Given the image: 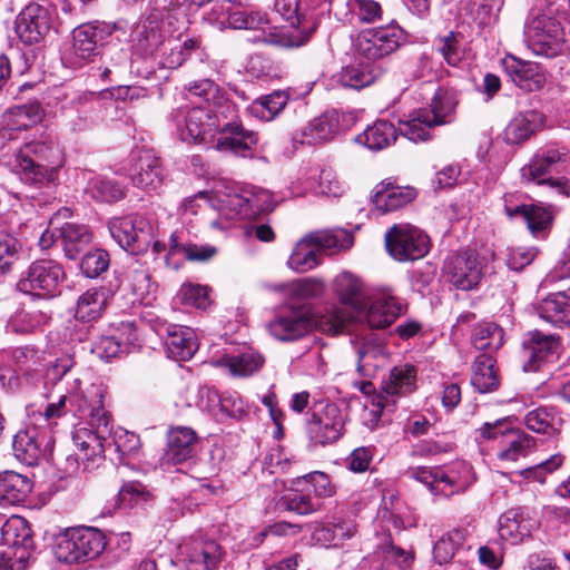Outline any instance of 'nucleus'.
Segmentation results:
<instances>
[{"label":"nucleus","instance_id":"1","mask_svg":"<svg viewBox=\"0 0 570 570\" xmlns=\"http://www.w3.org/2000/svg\"><path fill=\"white\" fill-rule=\"evenodd\" d=\"M88 406L72 432L73 444L79 450V459L95 461L104 455L102 441L111 434V417L104 406L105 392L101 385H88Z\"/></svg>","mask_w":570,"mask_h":570},{"label":"nucleus","instance_id":"2","mask_svg":"<svg viewBox=\"0 0 570 570\" xmlns=\"http://www.w3.org/2000/svg\"><path fill=\"white\" fill-rule=\"evenodd\" d=\"M538 1L541 9L525 23V41L534 55L553 58L560 55L564 47V32L559 19L570 14V0Z\"/></svg>","mask_w":570,"mask_h":570},{"label":"nucleus","instance_id":"3","mask_svg":"<svg viewBox=\"0 0 570 570\" xmlns=\"http://www.w3.org/2000/svg\"><path fill=\"white\" fill-rule=\"evenodd\" d=\"M401 30L394 26L358 30V89L372 85L382 72L379 61L400 46Z\"/></svg>","mask_w":570,"mask_h":570},{"label":"nucleus","instance_id":"4","mask_svg":"<svg viewBox=\"0 0 570 570\" xmlns=\"http://www.w3.org/2000/svg\"><path fill=\"white\" fill-rule=\"evenodd\" d=\"M570 161L569 151L559 145L548 146L538 150L529 165L521 169L522 179L528 184L548 186L559 195H570V181L552 178V174L561 173Z\"/></svg>","mask_w":570,"mask_h":570},{"label":"nucleus","instance_id":"5","mask_svg":"<svg viewBox=\"0 0 570 570\" xmlns=\"http://www.w3.org/2000/svg\"><path fill=\"white\" fill-rule=\"evenodd\" d=\"M106 548L105 534L89 527L70 528L56 537L53 553L63 563H79L97 558Z\"/></svg>","mask_w":570,"mask_h":570},{"label":"nucleus","instance_id":"6","mask_svg":"<svg viewBox=\"0 0 570 570\" xmlns=\"http://www.w3.org/2000/svg\"><path fill=\"white\" fill-rule=\"evenodd\" d=\"M406 473L423 483L435 495L450 497L464 492L475 481L473 469L465 461L455 462L446 471L416 466L410 468Z\"/></svg>","mask_w":570,"mask_h":570},{"label":"nucleus","instance_id":"7","mask_svg":"<svg viewBox=\"0 0 570 570\" xmlns=\"http://www.w3.org/2000/svg\"><path fill=\"white\" fill-rule=\"evenodd\" d=\"M180 139L210 149L216 141L219 124L213 111L204 107H179L170 112Z\"/></svg>","mask_w":570,"mask_h":570},{"label":"nucleus","instance_id":"8","mask_svg":"<svg viewBox=\"0 0 570 570\" xmlns=\"http://www.w3.org/2000/svg\"><path fill=\"white\" fill-rule=\"evenodd\" d=\"M332 288L345 311L335 309L323 315L318 324L324 332L333 335L352 333L356 313V277L350 272H343L333 279Z\"/></svg>","mask_w":570,"mask_h":570},{"label":"nucleus","instance_id":"9","mask_svg":"<svg viewBox=\"0 0 570 570\" xmlns=\"http://www.w3.org/2000/svg\"><path fill=\"white\" fill-rule=\"evenodd\" d=\"M387 254L396 262H411L423 258L430 250L429 236L410 223L391 226L384 235Z\"/></svg>","mask_w":570,"mask_h":570},{"label":"nucleus","instance_id":"10","mask_svg":"<svg viewBox=\"0 0 570 570\" xmlns=\"http://www.w3.org/2000/svg\"><path fill=\"white\" fill-rule=\"evenodd\" d=\"M65 276V271L58 262L45 258L37 259L20 274L16 287L23 294L52 297L59 292Z\"/></svg>","mask_w":570,"mask_h":570},{"label":"nucleus","instance_id":"11","mask_svg":"<svg viewBox=\"0 0 570 570\" xmlns=\"http://www.w3.org/2000/svg\"><path fill=\"white\" fill-rule=\"evenodd\" d=\"M406 305L393 294L391 288H382L362 299L358 297V322L371 328L390 327L402 314Z\"/></svg>","mask_w":570,"mask_h":570},{"label":"nucleus","instance_id":"12","mask_svg":"<svg viewBox=\"0 0 570 570\" xmlns=\"http://www.w3.org/2000/svg\"><path fill=\"white\" fill-rule=\"evenodd\" d=\"M55 154H57V148L53 144L33 141L14 155L10 166L26 184H43L53 180L56 170L53 167L48 168L35 163L31 156L50 161Z\"/></svg>","mask_w":570,"mask_h":570},{"label":"nucleus","instance_id":"13","mask_svg":"<svg viewBox=\"0 0 570 570\" xmlns=\"http://www.w3.org/2000/svg\"><path fill=\"white\" fill-rule=\"evenodd\" d=\"M108 227L119 246L131 254L145 252L154 239L150 220L140 215L114 218Z\"/></svg>","mask_w":570,"mask_h":570},{"label":"nucleus","instance_id":"14","mask_svg":"<svg viewBox=\"0 0 570 570\" xmlns=\"http://www.w3.org/2000/svg\"><path fill=\"white\" fill-rule=\"evenodd\" d=\"M224 556L216 540L195 534L179 544L177 559L186 570H216Z\"/></svg>","mask_w":570,"mask_h":570},{"label":"nucleus","instance_id":"15","mask_svg":"<svg viewBox=\"0 0 570 570\" xmlns=\"http://www.w3.org/2000/svg\"><path fill=\"white\" fill-rule=\"evenodd\" d=\"M52 28L51 10L39 0L26 6L16 19V32L26 45L40 43Z\"/></svg>","mask_w":570,"mask_h":570},{"label":"nucleus","instance_id":"16","mask_svg":"<svg viewBox=\"0 0 570 570\" xmlns=\"http://www.w3.org/2000/svg\"><path fill=\"white\" fill-rule=\"evenodd\" d=\"M53 439L47 431L36 426L19 431L12 443L14 456L27 465H36L42 460H49L52 453Z\"/></svg>","mask_w":570,"mask_h":570},{"label":"nucleus","instance_id":"17","mask_svg":"<svg viewBox=\"0 0 570 570\" xmlns=\"http://www.w3.org/2000/svg\"><path fill=\"white\" fill-rule=\"evenodd\" d=\"M540 528V521L524 507L511 508L503 512L498 521V533L502 541L512 546L532 538Z\"/></svg>","mask_w":570,"mask_h":570},{"label":"nucleus","instance_id":"18","mask_svg":"<svg viewBox=\"0 0 570 570\" xmlns=\"http://www.w3.org/2000/svg\"><path fill=\"white\" fill-rule=\"evenodd\" d=\"M443 276L459 289H472L482 276V268L475 253L466 250L449 255L443 265Z\"/></svg>","mask_w":570,"mask_h":570},{"label":"nucleus","instance_id":"19","mask_svg":"<svg viewBox=\"0 0 570 570\" xmlns=\"http://www.w3.org/2000/svg\"><path fill=\"white\" fill-rule=\"evenodd\" d=\"M112 33L106 22L81 23L72 30V55L75 63L82 65L96 56L98 46Z\"/></svg>","mask_w":570,"mask_h":570},{"label":"nucleus","instance_id":"20","mask_svg":"<svg viewBox=\"0 0 570 570\" xmlns=\"http://www.w3.org/2000/svg\"><path fill=\"white\" fill-rule=\"evenodd\" d=\"M560 342L554 335H547L539 331L530 332L523 341V352L527 361L523 364L525 372H537L544 364L558 360Z\"/></svg>","mask_w":570,"mask_h":570},{"label":"nucleus","instance_id":"21","mask_svg":"<svg viewBox=\"0 0 570 570\" xmlns=\"http://www.w3.org/2000/svg\"><path fill=\"white\" fill-rule=\"evenodd\" d=\"M233 20V29H247L258 32L255 41L278 46L291 45L286 38L285 28L273 26L263 12L235 10Z\"/></svg>","mask_w":570,"mask_h":570},{"label":"nucleus","instance_id":"22","mask_svg":"<svg viewBox=\"0 0 570 570\" xmlns=\"http://www.w3.org/2000/svg\"><path fill=\"white\" fill-rule=\"evenodd\" d=\"M312 328L311 318L299 308L289 305L279 311L268 323L269 333L278 341L291 342L305 336Z\"/></svg>","mask_w":570,"mask_h":570},{"label":"nucleus","instance_id":"23","mask_svg":"<svg viewBox=\"0 0 570 570\" xmlns=\"http://www.w3.org/2000/svg\"><path fill=\"white\" fill-rule=\"evenodd\" d=\"M292 194L303 196L307 191L338 197L344 193V186L330 170H320L318 167H309L302 173L296 181H292Z\"/></svg>","mask_w":570,"mask_h":570},{"label":"nucleus","instance_id":"24","mask_svg":"<svg viewBox=\"0 0 570 570\" xmlns=\"http://www.w3.org/2000/svg\"><path fill=\"white\" fill-rule=\"evenodd\" d=\"M88 399V385L83 387L81 380L73 377L71 382H67L66 391L59 401L49 404L40 416L46 422L60 417L66 412L72 413L75 417L83 416Z\"/></svg>","mask_w":570,"mask_h":570},{"label":"nucleus","instance_id":"25","mask_svg":"<svg viewBox=\"0 0 570 570\" xmlns=\"http://www.w3.org/2000/svg\"><path fill=\"white\" fill-rule=\"evenodd\" d=\"M132 185L145 191H157L164 184L160 159L150 151H141L129 169Z\"/></svg>","mask_w":570,"mask_h":570},{"label":"nucleus","instance_id":"26","mask_svg":"<svg viewBox=\"0 0 570 570\" xmlns=\"http://www.w3.org/2000/svg\"><path fill=\"white\" fill-rule=\"evenodd\" d=\"M272 291L282 294L288 305L301 307L305 302L322 298L326 292L324 279L315 276L294 279L287 283L273 285Z\"/></svg>","mask_w":570,"mask_h":570},{"label":"nucleus","instance_id":"27","mask_svg":"<svg viewBox=\"0 0 570 570\" xmlns=\"http://www.w3.org/2000/svg\"><path fill=\"white\" fill-rule=\"evenodd\" d=\"M415 196L412 187L396 186L391 179H384L374 186L370 199L377 212L386 214L406 206Z\"/></svg>","mask_w":570,"mask_h":570},{"label":"nucleus","instance_id":"28","mask_svg":"<svg viewBox=\"0 0 570 570\" xmlns=\"http://www.w3.org/2000/svg\"><path fill=\"white\" fill-rule=\"evenodd\" d=\"M198 443L196 432L188 426H174L167 433V449L161 458L163 465H175L195 454Z\"/></svg>","mask_w":570,"mask_h":570},{"label":"nucleus","instance_id":"29","mask_svg":"<svg viewBox=\"0 0 570 570\" xmlns=\"http://www.w3.org/2000/svg\"><path fill=\"white\" fill-rule=\"evenodd\" d=\"M1 542L8 549H13V556L19 563L26 562L30 557V549L33 546L31 529L27 521L13 515L1 527Z\"/></svg>","mask_w":570,"mask_h":570},{"label":"nucleus","instance_id":"30","mask_svg":"<svg viewBox=\"0 0 570 570\" xmlns=\"http://www.w3.org/2000/svg\"><path fill=\"white\" fill-rule=\"evenodd\" d=\"M257 141L258 136L256 132L245 130L236 124H226L223 127H218L216 141L210 146V148L245 156L247 151L252 150Z\"/></svg>","mask_w":570,"mask_h":570},{"label":"nucleus","instance_id":"31","mask_svg":"<svg viewBox=\"0 0 570 570\" xmlns=\"http://www.w3.org/2000/svg\"><path fill=\"white\" fill-rule=\"evenodd\" d=\"M202 48V39L196 36L169 37L164 40L157 57L164 68L176 69L180 67L194 51Z\"/></svg>","mask_w":570,"mask_h":570},{"label":"nucleus","instance_id":"32","mask_svg":"<svg viewBox=\"0 0 570 570\" xmlns=\"http://www.w3.org/2000/svg\"><path fill=\"white\" fill-rule=\"evenodd\" d=\"M341 115L337 111L326 112L315 118L301 132H296L294 140L302 145H317L331 140L341 130Z\"/></svg>","mask_w":570,"mask_h":570},{"label":"nucleus","instance_id":"33","mask_svg":"<svg viewBox=\"0 0 570 570\" xmlns=\"http://www.w3.org/2000/svg\"><path fill=\"white\" fill-rule=\"evenodd\" d=\"M503 67L511 80L521 89L537 91L544 86L546 77L535 62L508 56L503 59Z\"/></svg>","mask_w":570,"mask_h":570},{"label":"nucleus","instance_id":"34","mask_svg":"<svg viewBox=\"0 0 570 570\" xmlns=\"http://www.w3.org/2000/svg\"><path fill=\"white\" fill-rule=\"evenodd\" d=\"M12 361L16 372L29 384L36 385L45 375L47 363L43 351L33 346H20L13 350Z\"/></svg>","mask_w":570,"mask_h":570},{"label":"nucleus","instance_id":"35","mask_svg":"<svg viewBox=\"0 0 570 570\" xmlns=\"http://www.w3.org/2000/svg\"><path fill=\"white\" fill-rule=\"evenodd\" d=\"M338 410L334 404L325 406L323 415L314 414L308 423V435L315 444H327L336 441L343 429V422L337 415Z\"/></svg>","mask_w":570,"mask_h":570},{"label":"nucleus","instance_id":"36","mask_svg":"<svg viewBox=\"0 0 570 570\" xmlns=\"http://www.w3.org/2000/svg\"><path fill=\"white\" fill-rule=\"evenodd\" d=\"M166 350L173 360L187 361L198 350L195 332L190 327L170 324L166 326Z\"/></svg>","mask_w":570,"mask_h":570},{"label":"nucleus","instance_id":"37","mask_svg":"<svg viewBox=\"0 0 570 570\" xmlns=\"http://www.w3.org/2000/svg\"><path fill=\"white\" fill-rule=\"evenodd\" d=\"M544 124V116L537 110H527L515 115L504 129V140L518 145L529 139L540 130Z\"/></svg>","mask_w":570,"mask_h":570},{"label":"nucleus","instance_id":"38","mask_svg":"<svg viewBox=\"0 0 570 570\" xmlns=\"http://www.w3.org/2000/svg\"><path fill=\"white\" fill-rule=\"evenodd\" d=\"M45 111L40 104L31 102L7 109L1 116V126L8 130H27L42 120Z\"/></svg>","mask_w":570,"mask_h":570},{"label":"nucleus","instance_id":"39","mask_svg":"<svg viewBox=\"0 0 570 570\" xmlns=\"http://www.w3.org/2000/svg\"><path fill=\"white\" fill-rule=\"evenodd\" d=\"M358 403L362 405L361 419L365 426L373 430L380 421L386 399L375 391L371 382L358 383Z\"/></svg>","mask_w":570,"mask_h":570},{"label":"nucleus","instance_id":"40","mask_svg":"<svg viewBox=\"0 0 570 570\" xmlns=\"http://www.w3.org/2000/svg\"><path fill=\"white\" fill-rule=\"evenodd\" d=\"M537 311L540 318L556 326L570 324V289L547 296L539 303Z\"/></svg>","mask_w":570,"mask_h":570},{"label":"nucleus","instance_id":"41","mask_svg":"<svg viewBox=\"0 0 570 570\" xmlns=\"http://www.w3.org/2000/svg\"><path fill=\"white\" fill-rule=\"evenodd\" d=\"M32 490V482L24 475L13 471L0 473V503L14 505L24 501Z\"/></svg>","mask_w":570,"mask_h":570},{"label":"nucleus","instance_id":"42","mask_svg":"<svg viewBox=\"0 0 570 570\" xmlns=\"http://www.w3.org/2000/svg\"><path fill=\"white\" fill-rule=\"evenodd\" d=\"M217 253L215 246L212 245H198V244H188L183 245L178 242V236L173 234L170 236L169 249L165 257L166 265L173 268L179 267L178 261H173L175 256H181L185 259L191 262H207L213 258Z\"/></svg>","mask_w":570,"mask_h":570},{"label":"nucleus","instance_id":"43","mask_svg":"<svg viewBox=\"0 0 570 570\" xmlns=\"http://www.w3.org/2000/svg\"><path fill=\"white\" fill-rule=\"evenodd\" d=\"M471 532L466 527L454 528L444 533L433 547V559L442 566L448 564L454 554L464 547Z\"/></svg>","mask_w":570,"mask_h":570},{"label":"nucleus","instance_id":"44","mask_svg":"<svg viewBox=\"0 0 570 570\" xmlns=\"http://www.w3.org/2000/svg\"><path fill=\"white\" fill-rule=\"evenodd\" d=\"M435 126L426 108L415 109L405 119L399 120L400 134L411 141L428 140Z\"/></svg>","mask_w":570,"mask_h":570},{"label":"nucleus","instance_id":"45","mask_svg":"<svg viewBox=\"0 0 570 570\" xmlns=\"http://www.w3.org/2000/svg\"><path fill=\"white\" fill-rule=\"evenodd\" d=\"M91 239V233L85 225L67 223L59 229V240L69 259L77 258Z\"/></svg>","mask_w":570,"mask_h":570},{"label":"nucleus","instance_id":"46","mask_svg":"<svg viewBox=\"0 0 570 570\" xmlns=\"http://www.w3.org/2000/svg\"><path fill=\"white\" fill-rule=\"evenodd\" d=\"M109 299V293L105 288H90L79 296L76 306V317L85 322L99 318Z\"/></svg>","mask_w":570,"mask_h":570},{"label":"nucleus","instance_id":"47","mask_svg":"<svg viewBox=\"0 0 570 570\" xmlns=\"http://www.w3.org/2000/svg\"><path fill=\"white\" fill-rule=\"evenodd\" d=\"M321 264L317 247L309 235L296 243L287 259V266L296 273H306Z\"/></svg>","mask_w":570,"mask_h":570},{"label":"nucleus","instance_id":"48","mask_svg":"<svg viewBox=\"0 0 570 570\" xmlns=\"http://www.w3.org/2000/svg\"><path fill=\"white\" fill-rule=\"evenodd\" d=\"M298 479L293 482V488L288 489L281 498L279 504L285 510L301 515L309 514L321 508L317 499L313 498L307 490L301 489Z\"/></svg>","mask_w":570,"mask_h":570},{"label":"nucleus","instance_id":"49","mask_svg":"<svg viewBox=\"0 0 570 570\" xmlns=\"http://www.w3.org/2000/svg\"><path fill=\"white\" fill-rule=\"evenodd\" d=\"M495 361L490 354L479 355L473 364L471 384L480 392L497 390L499 377L494 368Z\"/></svg>","mask_w":570,"mask_h":570},{"label":"nucleus","instance_id":"50","mask_svg":"<svg viewBox=\"0 0 570 570\" xmlns=\"http://www.w3.org/2000/svg\"><path fill=\"white\" fill-rule=\"evenodd\" d=\"M218 366H225L234 376H249L264 364V357L254 351H245L237 355H225L216 361Z\"/></svg>","mask_w":570,"mask_h":570},{"label":"nucleus","instance_id":"51","mask_svg":"<svg viewBox=\"0 0 570 570\" xmlns=\"http://www.w3.org/2000/svg\"><path fill=\"white\" fill-rule=\"evenodd\" d=\"M130 41L142 55H156L164 40L156 23L141 21L132 29Z\"/></svg>","mask_w":570,"mask_h":570},{"label":"nucleus","instance_id":"52","mask_svg":"<svg viewBox=\"0 0 570 570\" xmlns=\"http://www.w3.org/2000/svg\"><path fill=\"white\" fill-rule=\"evenodd\" d=\"M318 254L322 252L334 253L347 249L353 245L354 236L344 228H335L328 230H318L308 234Z\"/></svg>","mask_w":570,"mask_h":570},{"label":"nucleus","instance_id":"53","mask_svg":"<svg viewBox=\"0 0 570 570\" xmlns=\"http://www.w3.org/2000/svg\"><path fill=\"white\" fill-rule=\"evenodd\" d=\"M504 343V331L493 322L479 323L472 333V344L476 350L490 354L498 351Z\"/></svg>","mask_w":570,"mask_h":570},{"label":"nucleus","instance_id":"54","mask_svg":"<svg viewBox=\"0 0 570 570\" xmlns=\"http://www.w3.org/2000/svg\"><path fill=\"white\" fill-rule=\"evenodd\" d=\"M502 449L498 452L501 461L514 462L528 455L534 448L533 439L518 430L508 433L502 442Z\"/></svg>","mask_w":570,"mask_h":570},{"label":"nucleus","instance_id":"55","mask_svg":"<svg viewBox=\"0 0 570 570\" xmlns=\"http://www.w3.org/2000/svg\"><path fill=\"white\" fill-rule=\"evenodd\" d=\"M51 320V314L43 309L19 311L9 321V328L19 334L41 331Z\"/></svg>","mask_w":570,"mask_h":570},{"label":"nucleus","instance_id":"56","mask_svg":"<svg viewBox=\"0 0 570 570\" xmlns=\"http://www.w3.org/2000/svg\"><path fill=\"white\" fill-rule=\"evenodd\" d=\"M416 387V368L411 364L394 366L385 384V392L391 395H405Z\"/></svg>","mask_w":570,"mask_h":570},{"label":"nucleus","instance_id":"57","mask_svg":"<svg viewBox=\"0 0 570 570\" xmlns=\"http://www.w3.org/2000/svg\"><path fill=\"white\" fill-rule=\"evenodd\" d=\"M456 104V94L453 90L440 88L435 91L430 108L426 109L432 121L436 126H441L452 120Z\"/></svg>","mask_w":570,"mask_h":570},{"label":"nucleus","instance_id":"58","mask_svg":"<svg viewBox=\"0 0 570 570\" xmlns=\"http://www.w3.org/2000/svg\"><path fill=\"white\" fill-rule=\"evenodd\" d=\"M382 561L373 567L374 570H410L414 560L411 551L403 550L392 543L380 547Z\"/></svg>","mask_w":570,"mask_h":570},{"label":"nucleus","instance_id":"59","mask_svg":"<svg viewBox=\"0 0 570 570\" xmlns=\"http://www.w3.org/2000/svg\"><path fill=\"white\" fill-rule=\"evenodd\" d=\"M364 145L372 150H381L392 145L397 132L394 125L390 121L380 120L367 127L364 132Z\"/></svg>","mask_w":570,"mask_h":570},{"label":"nucleus","instance_id":"60","mask_svg":"<svg viewBox=\"0 0 570 570\" xmlns=\"http://www.w3.org/2000/svg\"><path fill=\"white\" fill-rule=\"evenodd\" d=\"M128 286L137 301L148 304L149 297L156 292L157 285L151 282L149 271L141 265L130 267L127 274Z\"/></svg>","mask_w":570,"mask_h":570},{"label":"nucleus","instance_id":"61","mask_svg":"<svg viewBox=\"0 0 570 570\" xmlns=\"http://www.w3.org/2000/svg\"><path fill=\"white\" fill-rule=\"evenodd\" d=\"M85 190L91 198L106 203L118 202L125 196L118 183L101 176L90 178Z\"/></svg>","mask_w":570,"mask_h":570},{"label":"nucleus","instance_id":"62","mask_svg":"<svg viewBox=\"0 0 570 570\" xmlns=\"http://www.w3.org/2000/svg\"><path fill=\"white\" fill-rule=\"evenodd\" d=\"M288 95L285 91H274L254 101L250 112L256 117L269 121L273 120L287 105Z\"/></svg>","mask_w":570,"mask_h":570},{"label":"nucleus","instance_id":"63","mask_svg":"<svg viewBox=\"0 0 570 570\" xmlns=\"http://www.w3.org/2000/svg\"><path fill=\"white\" fill-rule=\"evenodd\" d=\"M524 423L533 432L553 434L559 430L561 420L551 410L539 407L527 413Z\"/></svg>","mask_w":570,"mask_h":570},{"label":"nucleus","instance_id":"64","mask_svg":"<svg viewBox=\"0 0 570 570\" xmlns=\"http://www.w3.org/2000/svg\"><path fill=\"white\" fill-rule=\"evenodd\" d=\"M246 197V210L248 219L257 217L259 214L274 209L275 200L273 194L261 187H249L243 189Z\"/></svg>","mask_w":570,"mask_h":570}]
</instances>
